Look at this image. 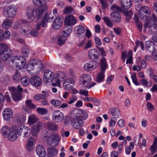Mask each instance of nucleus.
<instances>
[{"mask_svg": "<svg viewBox=\"0 0 157 157\" xmlns=\"http://www.w3.org/2000/svg\"><path fill=\"white\" fill-rule=\"evenodd\" d=\"M123 14L126 16V19L128 20L132 17L133 13L132 11L129 10L124 11Z\"/></svg>", "mask_w": 157, "mask_h": 157, "instance_id": "50", "label": "nucleus"}, {"mask_svg": "<svg viewBox=\"0 0 157 157\" xmlns=\"http://www.w3.org/2000/svg\"><path fill=\"white\" fill-rule=\"evenodd\" d=\"M105 71L101 70L100 71L98 74L97 77L96 81L97 82L100 83L103 81L104 77V73Z\"/></svg>", "mask_w": 157, "mask_h": 157, "instance_id": "40", "label": "nucleus"}, {"mask_svg": "<svg viewBox=\"0 0 157 157\" xmlns=\"http://www.w3.org/2000/svg\"><path fill=\"white\" fill-rule=\"evenodd\" d=\"M149 20L154 24H157V17L155 13H152L151 14Z\"/></svg>", "mask_w": 157, "mask_h": 157, "instance_id": "58", "label": "nucleus"}, {"mask_svg": "<svg viewBox=\"0 0 157 157\" xmlns=\"http://www.w3.org/2000/svg\"><path fill=\"white\" fill-rule=\"evenodd\" d=\"M43 12L38 8L36 10V17L38 18H41L43 15Z\"/></svg>", "mask_w": 157, "mask_h": 157, "instance_id": "53", "label": "nucleus"}, {"mask_svg": "<svg viewBox=\"0 0 157 157\" xmlns=\"http://www.w3.org/2000/svg\"><path fill=\"white\" fill-rule=\"evenodd\" d=\"M30 82L33 86L38 87L41 84L42 81L39 77L35 76L31 78Z\"/></svg>", "mask_w": 157, "mask_h": 157, "instance_id": "29", "label": "nucleus"}, {"mask_svg": "<svg viewBox=\"0 0 157 157\" xmlns=\"http://www.w3.org/2000/svg\"><path fill=\"white\" fill-rule=\"evenodd\" d=\"M35 142L34 139L31 137L29 138L28 141L26 145V147L29 151H31L33 149V144Z\"/></svg>", "mask_w": 157, "mask_h": 157, "instance_id": "30", "label": "nucleus"}, {"mask_svg": "<svg viewBox=\"0 0 157 157\" xmlns=\"http://www.w3.org/2000/svg\"><path fill=\"white\" fill-rule=\"evenodd\" d=\"M74 81L71 79H68L65 81L63 87L66 90H70L72 89L74 85Z\"/></svg>", "mask_w": 157, "mask_h": 157, "instance_id": "28", "label": "nucleus"}, {"mask_svg": "<svg viewBox=\"0 0 157 157\" xmlns=\"http://www.w3.org/2000/svg\"><path fill=\"white\" fill-rule=\"evenodd\" d=\"M95 68L94 63L92 62L87 63L84 66V69L86 71H91Z\"/></svg>", "mask_w": 157, "mask_h": 157, "instance_id": "36", "label": "nucleus"}, {"mask_svg": "<svg viewBox=\"0 0 157 157\" xmlns=\"http://www.w3.org/2000/svg\"><path fill=\"white\" fill-rule=\"evenodd\" d=\"M98 50L96 49H91L89 50L88 53L90 59L94 62H96L99 60V58L97 54Z\"/></svg>", "mask_w": 157, "mask_h": 157, "instance_id": "21", "label": "nucleus"}, {"mask_svg": "<svg viewBox=\"0 0 157 157\" xmlns=\"http://www.w3.org/2000/svg\"><path fill=\"white\" fill-rule=\"evenodd\" d=\"M73 10L72 7H66L63 10V13L65 14L71 13Z\"/></svg>", "mask_w": 157, "mask_h": 157, "instance_id": "59", "label": "nucleus"}, {"mask_svg": "<svg viewBox=\"0 0 157 157\" xmlns=\"http://www.w3.org/2000/svg\"><path fill=\"white\" fill-rule=\"evenodd\" d=\"M101 7L102 9H105L108 7V0H99Z\"/></svg>", "mask_w": 157, "mask_h": 157, "instance_id": "48", "label": "nucleus"}, {"mask_svg": "<svg viewBox=\"0 0 157 157\" xmlns=\"http://www.w3.org/2000/svg\"><path fill=\"white\" fill-rule=\"evenodd\" d=\"M111 113L113 116L116 117H118L120 116V113L119 109H112Z\"/></svg>", "mask_w": 157, "mask_h": 157, "instance_id": "47", "label": "nucleus"}, {"mask_svg": "<svg viewBox=\"0 0 157 157\" xmlns=\"http://www.w3.org/2000/svg\"><path fill=\"white\" fill-rule=\"evenodd\" d=\"M43 68V64L40 60L36 59L31 60L27 65V70L30 74H38Z\"/></svg>", "mask_w": 157, "mask_h": 157, "instance_id": "1", "label": "nucleus"}, {"mask_svg": "<svg viewBox=\"0 0 157 157\" xmlns=\"http://www.w3.org/2000/svg\"><path fill=\"white\" fill-rule=\"evenodd\" d=\"M42 93L44 94H39L40 97V98L44 99L46 98V97L49 96L48 93L46 91H42Z\"/></svg>", "mask_w": 157, "mask_h": 157, "instance_id": "61", "label": "nucleus"}, {"mask_svg": "<svg viewBox=\"0 0 157 157\" xmlns=\"http://www.w3.org/2000/svg\"><path fill=\"white\" fill-rule=\"evenodd\" d=\"M48 154L50 157H54L57 155L58 153L57 149L55 148L48 149Z\"/></svg>", "mask_w": 157, "mask_h": 157, "instance_id": "38", "label": "nucleus"}, {"mask_svg": "<svg viewBox=\"0 0 157 157\" xmlns=\"http://www.w3.org/2000/svg\"><path fill=\"white\" fill-rule=\"evenodd\" d=\"M51 103L55 107L59 106L61 104V102L59 101L56 100H52L51 101Z\"/></svg>", "mask_w": 157, "mask_h": 157, "instance_id": "60", "label": "nucleus"}, {"mask_svg": "<svg viewBox=\"0 0 157 157\" xmlns=\"http://www.w3.org/2000/svg\"><path fill=\"white\" fill-rule=\"evenodd\" d=\"M127 58L126 61L127 64H132V63L133 59L132 56V51H129L126 55V53L125 52H123L121 55V59L123 63L125 61L126 57Z\"/></svg>", "mask_w": 157, "mask_h": 157, "instance_id": "18", "label": "nucleus"}, {"mask_svg": "<svg viewBox=\"0 0 157 157\" xmlns=\"http://www.w3.org/2000/svg\"><path fill=\"white\" fill-rule=\"evenodd\" d=\"M17 12V8L13 5L5 6L3 8V15L6 17L12 18Z\"/></svg>", "mask_w": 157, "mask_h": 157, "instance_id": "4", "label": "nucleus"}, {"mask_svg": "<svg viewBox=\"0 0 157 157\" xmlns=\"http://www.w3.org/2000/svg\"><path fill=\"white\" fill-rule=\"evenodd\" d=\"M64 118L63 114L59 110H56L53 113L52 119L56 122H59L62 121Z\"/></svg>", "mask_w": 157, "mask_h": 157, "instance_id": "17", "label": "nucleus"}, {"mask_svg": "<svg viewBox=\"0 0 157 157\" xmlns=\"http://www.w3.org/2000/svg\"><path fill=\"white\" fill-rule=\"evenodd\" d=\"M31 26L28 22L24 23L21 25L20 29L21 34L24 36H27L30 35Z\"/></svg>", "mask_w": 157, "mask_h": 157, "instance_id": "13", "label": "nucleus"}, {"mask_svg": "<svg viewBox=\"0 0 157 157\" xmlns=\"http://www.w3.org/2000/svg\"><path fill=\"white\" fill-rule=\"evenodd\" d=\"M21 52L23 55L25 56H27L29 52V51L26 46H24L22 48Z\"/></svg>", "mask_w": 157, "mask_h": 157, "instance_id": "54", "label": "nucleus"}, {"mask_svg": "<svg viewBox=\"0 0 157 157\" xmlns=\"http://www.w3.org/2000/svg\"><path fill=\"white\" fill-rule=\"evenodd\" d=\"M157 148V145H155L153 144L150 147V150L152 154L155 153L156 151Z\"/></svg>", "mask_w": 157, "mask_h": 157, "instance_id": "64", "label": "nucleus"}, {"mask_svg": "<svg viewBox=\"0 0 157 157\" xmlns=\"http://www.w3.org/2000/svg\"><path fill=\"white\" fill-rule=\"evenodd\" d=\"M47 127L49 130L52 131H57L58 129L57 125L54 122H48L47 123Z\"/></svg>", "mask_w": 157, "mask_h": 157, "instance_id": "35", "label": "nucleus"}, {"mask_svg": "<svg viewBox=\"0 0 157 157\" xmlns=\"http://www.w3.org/2000/svg\"><path fill=\"white\" fill-rule=\"evenodd\" d=\"M60 136L58 133L53 134L48 138L47 140V143L48 145L52 144L55 146H57L60 141Z\"/></svg>", "mask_w": 157, "mask_h": 157, "instance_id": "10", "label": "nucleus"}, {"mask_svg": "<svg viewBox=\"0 0 157 157\" xmlns=\"http://www.w3.org/2000/svg\"><path fill=\"white\" fill-rule=\"evenodd\" d=\"M75 29L78 37L82 38L85 36V29L82 26L79 25L76 26L75 27Z\"/></svg>", "mask_w": 157, "mask_h": 157, "instance_id": "23", "label": "nucleus"}, {"mask_svg": "<svg viewBox=\"0 0 157 157\" xmlns=\"http://www.w3.org/2000/svg\"><path fill=\"white\" fill-rule=\"evenodd\" d=\"M19 135L24 138H28L32 132L30 128L27 126L20 125L17 127Z\"/></svg>", "mask_w": 157, "mask_h": 157, "instance_id": "8", "label": "nucleus"}, {"mask_svg": "<svg viewBox=\"0 0 157 157\" xmlns=\"http://www.w3.org/2000/svg\"><path fill=\"white\" fill-rule=\"evenodd\" d=\"M102 19L108 27L112 28L113 27V23L109 17H104Z\"/></svg>", "mask_w": 157, "mask_h": 157, "instance_id": "45", "label": "nucleus"}, {"mask_svg": "<svg viewBox=\"0 0 157 157\" xmlns=\"http://www.w3.org/2000/svg\"><path fill=\"white\" fill-rule=\"evenodd\" d=\"M38 118L33 114L29 115L28 117V123L29 124L32 125L36 122H37Z\"/></svg>", "mask_w": 157, "mask_h": 157, "instance_id": "37", "label": "nucleus"}, {"mask_svg": "<svg viewBox=\"0 0 157 157\" xmlns=\"http://www.w3.org/2000/svg\"><path fill=\"white\" fill-rule=\"evenodd\" d=\"M19 135L24 138H28L32 132L30 128L27 126L20 125L17 127Z\"/></svg>", "mask_w": 157, "mask_h": 157, "instance_id": "9", "label": "nucleus"}, {"mask_svg": "<svg viewBox=\"0 0 157 157\" xmlns=\"http://www.w3.org/2000/svg\"><path fill=\"white\" fill-rule=\"evenodd\" d=\"M43 126L41 122L38 121L31 128V131L32 135L33 136H36L40 131L43 129Z\"/></svg>", "mask_w": 157, "mask_h": 157, "instance_id": "14", "label": "nucleus"}, {"mask_svg": "<svg viewBox=\"0 0 157 157\" xmlns=\"http://www.w3.org/2000/svg\"><path fill=\"white\" fill-rule=\"evenodd\" d=\"M145 48L149 52H153L155 49L154 45L153 42L150 41H147L145 43Z\"/></svg>", "mask_w": 157, "mask_h": 157, "instance_id": "33", "label": "nucleus"}, {"mask_svg": "<svg viewBox=\"0 0 157 157\" xmlns=\"http://www.w3.org/2000/svg\"><path fill=\"white\" fill-rule=\"evenodd\" d=\"M72 32V29L68 26L65 27L62 31V36L64 37H67L69 36Z\"/></svg>", "mask_w": 157, "mask_h": 157, "instance_id": "39", "label": "nucleus"}, {"mask_svg": "<svg viewBox=\"0 0 157 157\" xmlns=\"http://www.w3.org/2000/svg\"><path fill=\"white\" fill-rule=\"evenodd\" d=\"M150 8L148 6H144L140 8L138 12V16L141 20H147L150 14Z\"/></svg>", "mask_w": 157, "mask_h": 157, "instance_id": "7", "label": "nucleus"}, {"mask_svg": "<svg viewBox=\"0 0 157 157\" xmlns=\"http://www.w3.org/2000/svg\"><path fill=\"white\" fill-rule=\"evenodd\" d=\"M12 130L10 131L7 137L9 140L11 141H15L18 137L19 135L17 131L16 126L14 125L12 126Z\"/></svg>", "mask_w": 157, "mask_h": 157, "instance_id": "15", "label": "nucleus"}, {"mask_svg": "<svg viewBox=\"0 0 157 157\" xmlns=\"http://www.w3.org/2000/svg\"><path fill=\"white\" fill-rule=\"evenodd\" d=\"M13 115V112L11 109H5L3 112V118L6 121L9 120L12 117Z\"/></svg>", "mask_w": 157, "mask_h": 157, "instance_id": "26", "label": "nucleus"}, {"mask_svg": "<svg viewBox=\"0 0 157 157\" xmlns=\"http://www.w3.org/2000/svg\"><path fill=\"white\" fill-rule=\"evenodd\" d=\"M131 77L133 82L136 85L138 86L140 85V83L137 80L136 74L135 73H134L132 74L131 76Z\"/></svg>", "mask_w": 157, "mask_h": 157, "instance_id": "57", "label": "nucleus"}, {"mask_svg": "<svg viewBox=\"0 0 157 157\" xmlns=\"http://www.w3.org/2000/svg\"><path fill=\"white\" fill-rule=\"evenodd\" d=\"M44 81L46 82L55 83L54 81V74L51 71L49 70H46L44 74Z\"/></svg>", "mask_w": 157, "mask_h": 157, "instance_id": "12", "label": "nucleus"}, {"mask_svg": "<svg viewBox=\"0 0 157 157\" xmlns=\"http://www.w3.org/2000/svg\"><path fill=\"white\" fill-rule=\"evenodd\" d=\"M63 22L59 18H56L53 21V29H59L61 26Z\"/></svg>", "mask_w": 157, "mask_h": 157, "instance_id": "34", "label": "nucleus"}, {"mask_svg": "<svg viewBox=\"0 0 157 157\" xmlns=\"http://www.w3.org/2000/svg\"><path fill=\"white\" fill-rule=\"evenodd\" d=\"M79 83L82 86L90 89L95 86L96 83L95 82H91L92 81L91 76L87 74H82L79 78Z\"/></svg>", "mask_w": 157, "mask_h": 157, "instance_id": "2", "label": "nucleus"}, {"mask_svg": "<svg viewBox=\"0 0 157 157\" xmlns=\"http://www.w3.org/2000/svg\"><path fill=\"white\" fill-rule=\"evenodd\" d=\"M116 121L117 119L115 117H112L111 118V120L109 122V126L111 127H114Z\"/></svg>", "mask_w": 157, "mask_h": 157, "instance_id": "62", "label": "nucleus"}, {"mask_svg": "<svg viewBox=\"0 0 157 157\" xmlns=\"http://www.w3.org/2000/svg\"><path fill=\"white\" fill-rule=\"evenodd\" d=\"M66 40V38L63 36H60L57 41L58 44L59 45H61L65 42Z\"/></svg>", "mask_w": 157, "mask_h": 157, "instance_id": "55", "label": "nucleus"}, {"mask_svg": "<svg viewBox=\"0 0 157 157\" xmlns=\"http://www.w3.org/2000/svg\"><path fill=\"white\" fill-rule=\"evenodd\" d=\"M37 155L40 157H45L46 155L45 147L42 145H38L36 147Z\"/></svg>", "mask_w": 157, "mask_h": 157, "instance_id": "24", "label": "nucleus"}, {"mask_svg": "<svg viewBox=\"0 0 157 157\" xmlns=\"http://www.w3.org/2000/svg\"><path fill=\"white\" fill-rule=\"evenodd\" d=\"M25 104L29 108H35L36 107V105L32 103V101L30 100H26L25 102Z\"/></svg>", "mask_w": 157, "mask_h": 157, "instance_id": "52", "label": "nucleus"}, {"mask_svg": "<svg viewBox=\"0 0 157 157\" xmlns=\"http://www.w3.org/2000/svg\"><path fill=\"white\" fill-rule=\"evenodd\" d=\"M121 4L122 8L127 10L129 9L131 6V0H121Z\"/></svg>", "mask_w": 157, "mask_h": 157, "instance_id": "31", "label": "nucleus"}, {"mask_svg": "<svg viewBox=\"0 0 157 157\" xmlns=\"http://www.w3.org/2000/svg\"><path fill=\"white\" fill-rule=\"evenodd\" d=\"M110 16L112 21L114 23H119L121 21V15L118 11H113L110 14Z\"/></svg>", "mask_w": 157, "mask_h": 157, "instance_id": "19", "label": "nucleus"}, {"mask_svg": "<svg viewBox=\"0 0 157 157\" xmlns=\"http://www.w3.org/2000/svg\"><path fill=\"white\" fill-rule=\"evenodd\" d=\"M21 84L24 86H27L29 84L30 80L29 78L27 76H24L21 78Z\"/></svg>", "mask_w": 157, "mask_h": 157, "instance_id": "43", "label": "nucleus"}, {"mask_svg": "<svg viewBox=\"0 0 157 157\" xmlns=\"http://www.w3.org/2000/svg\"><path fill=\"white\" fill-rule=\"evenodd\" d=\"M49 19V16L48 14H46L41 22L42 25L43 27H45L46 26Z\"/></svg>", "mask_w": 157, "mask_h": 157, "instance_id": "51", "label": "nucleus"}, {"mask_svg": "<svg viewBox=\"0 0 157 157\" xmlns=\"http://www.w3.org/2000/svg\"><path fill=\"white\" fill-rule=\"evenodd\" d=\"M75 113H76V117L81 120H85L88 117L87 113L80 109H74L71 112V115L72 113L74 114Z\"/></svg>", "mask_w": 157, "mask_h": 157, "instance_id": "11", "label": "nucleus"}, {"mask_svg": "<svg viewBox=\"0 0 157 157\" xmlns=\"http://www.w3.org/2000/svg\"><path fill=\"white\" fill-rule=\"evenodd\" d=\"M144 27L143 31L144 33L146 32L147 29L149 33L150 34L157 33V26L149 20L144 23Z\"/></svg>", "mask_w": 157, "mask_h": 157, "instance_id": "6", "label": "nucleus"}, {"mask_svg": "<svg viewBox=\"0 0 157 157\" xmlns=\"http://www.w3.org/2000/svg\"><path fill=\"white\" fill-rule=\"evenodd\" d=\"M11 21L10 20L7 19L4 21L2 24V26L3 28L5 29H7L11 26Z\"/></svg>", "mask_w": 157, "mask_h": 157, "instance_id": "46", "label": "nucleus"}, {"mask_svg": "<svg viewBox=\"0 0 157 157\" xmlns=\"http://www.w3.org/2000/svg\"><path fill=\"white\" fill-rule=\"evenodd\" d=\"M37 111L39 114L42 115H46L48 113L46 109H37Z\"/></svg>", "mask_w": 157, "mask_h": 157, "instance_id": "56", "label": "nucleus"}, {"mask_svg": "<svg viewBox=\"0 0 157 157\" xmlns=\"http://www.w3.org/2000/svg\"><path fill=\"white\" fill-rule=\"evenodd\" d=\"M17 122L18 123L22 124L24 123L25 121L26 117L24 114L21 113L17 114Z\"/></svg>", "mask_w": 157, "mask_h": 157, "instance_id": "41", "label": "nucleus"}, {"mask_svg": "<svg viewBox=\"0 0 157 157\" xmlns=\"http://www.w3.org/2000/svg\"><path fill=\"white\" fill-rule=\"evenodd\" d=\"M71 122L72 125L76 129H79L83 124V122L82 120L76 118V117L72 119Z\"/></svg>", "mask_w": 157, "mask_h": 157, "instance_id": "25", "label": "nucleus"}, {"mask_svg": "<svg viewBox=\"0 0 157 157\" xmlns=\"http://www.w3.org/2000/svg\"><path fill=\"white\" fill-rule=\"evenodd\" d=\"M12 54V51L8 45L4 43H0V56L2 61H7Z\"/></svg>", "mask_w": 157, "mask_h": 157, "instance_id": "3", "label": "nucleus"}, {"mask_svg": "<svg viewBox=\"0 0 157 157\" xmlns=\"http://www.w3.org/2000/svg\"><path fill=\"white\" fill-rule=\"evenodd\" d=\"M10 91L11 93L12 98L14 101H18L21 98V94L18 92L17 89L13 87L9 88Z\"/></svg>", "mask_w": 157, "mask_h": 157, "instance_id": "16", "label": "nucleus"}, {"mask_svg": "<svg viewBox=\"0 0 157 157\" xmlns=\"http://www.w3.org/2000/svg\"><path fill=\"white\" fill-rule=\"evenodd\" d=\"M77 22L76 18L72 15H67L65 18L64 24L67 26L75 25Z\"/></svg>", "mask_w": 157, "mask_h": 157, "instance_id": "20", "label": "nucleus"}, {"mask_svg": "<svg viewBox=\"0 0 157 157\" xmlns=\"http://www.w3.org/2000/svg\"><path fill=\"white\" fill-rule=\"evenodd\" d=\"M140 84L146 87H150L151 86V82L150 81H147L145 78L140 79Z\"/></svg>", "mask_w": 157, "mask_h": 157, "instance_id": "42", "label": "nucleus"}, {"mask_svg": "<svg viewBox=\"0 0 157 157\" xmlns=\"http://www.w3.org/2000/svg\"><path fill=\"white\" fill-rule=\"evenodd\" d=\"M92 45L91 41L88 40L86 43L84 48L85 49H88L92 47Z\"/></svg>", "mask_w": 157, "mask_h": 157, "instance_id": "63", "label": "nucleus"}, {"mask_svg": "<svg viewBox=\"0 0 157 157\" xmlns=\"http://www.w3.org/2000/svg\"><path fill=\"white\" fill-rule=\"evenodd\" d=\"M10 132V129L9 127L7 126H4L3 127L1 130L2 135L3 137L7 138L8 136L9 133Z\"/></svg>", "mask_w": 157, "mask_h": 157, "instance_id": "32", "label": "nucleus"}, {"mask_svg": "<svg viewBox=\"0 0 157 157\" xmlns=\"http://www.w3.org/2000/svg\"><path fill=\"white\" fill-rule=\"evenodd\" d=\"M101 70L105 71L107 65L106 64V60L104 57H102L101 60L100 62Z\"/></svg>", "mask_w": 157, "mask_h": 157, "instance_id": "44", "label": "nucleus"}, {"mask_svg": "<svg viewBox=\"0 0 157 157\" xmlns=\"http://www.w3.org/2000/svg\"><path fill=\"white\" fill-rule=\"evenodd\" d=\"M34 10L32 6L28 7L26 10V14L29 22H32L35 18V16L33 15Z\"/></svg>", "mask_w": 157, "mask_h": 157, "instance_id": "22", "label": "nucleus"}, {"mask_svg": "<svg viewBox=\"0 0 157 157\" xmlns=\"http://www.w3.org/2000/svg\"><path fill=\"white\" fill-rule=\"evenodd\" d=\"M14 66L16 67L21 69L24 68L26 63L25 58L23 56H16L12 57L10 61Z\"/></svg>", "mask_w": 157, "mask_h": 157, "instance_id": "5", "label": "nucleus"}, {"mask_svg": "<svg viewBox=\"0 0 157 157\" xmlns=\"http://www.w3.org/2000/svg\"><path fill=\"white\" fill-rule=\"evenodd\" d=\"M57 78L56 77L54 79L55 83H52V86H60V79H64L65 75L62 72H59L57 74Z\"/></svg>", "mask_w": 157, "mask_h": 157, "instance_id": "27", "label": "nucleus"}, {"mask_svg": "<svg viewBox=\"0 0 157 157\" xmlns=\"http://www.w3.org/2000/svg\"><path fill=\"white\" fill-rule=\"evenodd\" d=\"M21 76L17 71H16L13 76V79L15 82L19 81L21 78Z\"/></svg>", "mask_w": 157, "mask_h": 157, "instance_id": "49", "label": "nucleus"}]
</instances>
